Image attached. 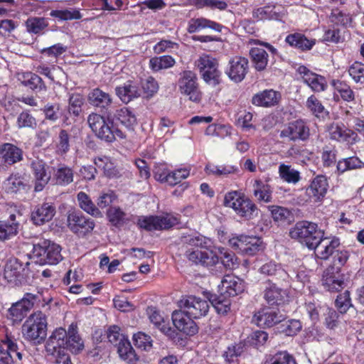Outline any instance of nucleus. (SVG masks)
<instances>
[{"label": "nucleus", "mask_w": 364, "mask_h": 364, "mask_svg": "<svg viewBox=\"0 0 364 364\" xmlns=\"http://www.w3.org/2000/svg\"><path fill=\"white\" fill-rule=\"evenodd\" d=\"M67 220L69 229L79 235H85L92 232L95 228L94 221L90 218H87L80 212L69 213Z\"/></svg>", "instance_id": "12"}, {"label": "nucleus", "mask_w": 364, "mask_h": 364, "mask_svg": "<svg viewBox=\"0 0 364 364\" xmlns=\"http://www.w3.org/2000/svg\"><path fill=\"white\" fill-rule=\"evenodd\" d=\"M107 215L109 221L117 227L122 226L129 220L128 215L119 207H110Z\"/></svg>", "instance_id": "47"}, {"label": "nucleus", "mask_w": 364, "mask_h": 364, "mask_svg": "<svg viewBox=\"0 0 364 364\" xmlns=\"http://www.w3.org/2000/svg\"><path fill=\"white\" fill-rule=\"evenodd\" d=\"M117 346L119 355L122 360L127 362H132L134 360L135 353L127 338L122 340Z\"/></svg>", "instance_id": "57"}, {"label": "nucleus", "mask_w": 364, "mask_h": 364, "mask_svg": "<svg viewBox=\"0 0 364 364\" xmlns=\"http://www.w3.org/2000/svg\"><path fill=\"white\" fill-rule=\"evenodd\" d=\"M0 157L9 164H14L22 159V151L16 146L5 143L0 147Z\"/></svg>", "instance_id": "32"}, {"label": "nucleus", "mask_w": 364, "mask_h": 364, "mask_svg": "<svg viewBox=\"0 0 364 364\" xmlns=\"http://www.w3.org/2000/svg\"><path fill=\"white\" fill-rule=\"evenodd\" d=\"M22 83L33 90L40 92L46 90V86L42 79L36 74L26 73L23 74Z\"/></svg>", "instance_id": "46"}, {"label": "nucleus", "mask_w": 364, "mask_h": 364, "mask_svg": "<svg viewBox=\"0 0 364 364\" xmlns=\"http://www.w3.org/2000/svg\"><path fill=\"white\" fill-rule=\"evenodd\" d=\"M180 93L193 102H199L203 94L199 89L196 75L191 70H185L181 73L178 81Z\"/></svg>", "instance_id": "7"}, {"label": "nucleus", "mask_w": 364, "mask_h": 364, "mask_svg": "<svg viewBox=\"0 0 364 364\" xmlns=\"http://www.w3.org/2000/svg\"><path fill=\"white\" fill-rule=\"evenodd\" d=\"M88 102L93 107L107 109L112 102L110 95L99 88H95L88 94Z\"/></svg>", "instance_id": "30"}, {"label": "nucleus", "mask_w": 364, "mask_h": 364, "mask_svg": "<svg viewBox=\"0 0 364 364\" xmlns=\"http://www.w3.org/2000/svg\"><path fill=\"white\" fill-rule=\"evenodd\" d=\"M176 64L175 59L171 55L154 57L149 60V65L154 72L171 68Z\"/></svg>", "instance_id": "38"}, {"label": "nucleus", "mask_w": 364, "mask_h": 364, "mask_svg": "<svg viewBox=\"0 0 364 364\" xmlns=\"http://www.w3.org/2000/svg\"><path fill=\"white\" fill-rule=\"evenodd\" d=\"M281 95L274 90H265L255 94L252 98V103L258 107H270L277 105Z\"/></svg>", "instance_id": "25"}, {"label": "nucleus", "mask_w": 364, "mask_h": 364, "mask_svg": "<svg viewBox=\"0 0 364 364\" xmlns=\"http://www.w3.org/2000/svg\"><path fill=\"white\" fill-rule=\"evenodd\" d=\"M55 214V207L52 203H43L35 207L31 219L36 225H42L52 220Z\"/></svg>", "instance_id": "23"}, {"label": "nucleus", "mask_w": 364, "mask_h": 364, "mask_svg": "<svg viewBox=\"0 0 364 364\" xmlns=\"http://www.w3.org/2000/svg\"><path fill=\"white\" fill-rule=\"evenodd\" d=\"M25 186L23 178L18 174H11L3 184L4 189L9 193L21 191Z\"/></svg>", "instance_id": "44"}, {"label": "nucleus", "mask_w": 364, "mask_h": 364, "mask_svg": "<svg viewBox=\"0 0 364 364\" xmlns=\"http://www.w3.org/2000/svg\"><path fill=\"white\" fill-rule=\"evenodd\" d=\"M23 269L22 264L17 259H10L4 268V277L9 282H12L21 274Z\"/></svg>", "instance_id": "50"}, {"label": "nucleus", "mask_w": 364, "mask_h": 364, "mask_svg": "<svg viewBox=\"0 0 364 364\" xmlns=\"http://www.w3.org/2000/svg\"><path fill=\"white\" fill-rule=\"evenodd\" d=\"M285 295V292L274 284H268L264 291V299L270 305L279 304Z\"/></svg>", "instance_id": "40"}, {"label": "nucleus", "mask_w": 364, "mask_h": 364, "mask_svg": "<svg viewBox=\"0 0 364 364\" xmlns=\"http://www.w3.org/2000/svg\"><path fill=\"white\" fill-rule=\"evenodd\" d=\"M196 65L208 85L215 87L221 82V73L215 58L209 55H203L196 61Z\"/></svg>", "instance_id": "6"}, {"label": "nucleus", "mask_w": 364, "mask_h": 364, "mask_svg": "<svg viewBox=\"0 0 364 364\" xmlns=\"http://www.w3.org/2000/svg\"><path fill=\"white\" fill-rule=\"evenodd\" d=\"M193 319L181 309L179 311H173L172 314V321L175 327L187 335L192 336L198 332V327Z\"/></svg>", "instance_id": "20"}, {"label": "nucleus", "mask_w": 364, "mask_h": 364, "mask_svg": "<svg viewBox=\"0 0 364 364\" xmlns=\"http://www.w3.org/2000/svg\"><path fill=\"white\" fill-rule=\"evenodd\" d=\"M66 350L77 353L83 349V342L77 333V325L71 323L67 332Z\"/></svg>", "instance_id": "33"}, {"label": "nucleus", "mask_w": 364, "mask_h": 364, "mask_svg": "<svg viewBox=\"0 0 364 364\" xmlns=\"http://www.w3.org/2000/svg\"><path fill=\"white\" fill-rule=\"evenodd\" d=\"M178 223V218L170 214L159 216H139L137 219V225L139 228L147 231L168 230Z\"/></svg>", "instance_id": "8"}, {"label": "nucleus", "mask_w": 364, "mask_h": 364, "mask_svg": "<svg viewBox=\"0 0 364 364\" xmlns=\"http://www.w3.org/2000/svg\"><path fill=\"white\" fill-rule=\"evenodd\" d=\"M205 28H210L213 31L220 32L222 31L223 26L215 21L200 17L191 18L188 21L187 31L189 33H193Z\"/></svg>", "instance_id": "28"}, {"label": "nucleus", "mask_w": 364, "mask_h": 364, "mask_svg": "<svg viewBox=\"0 0 364 364\" xmlns=\"http://www.w3.org/2000/svg\"><path fill=\"white\" fill-rule=\"evenodd\" d=\"M279 173L281 178L288 183L296 184L300 179V173L299 171L291 168V166L282 164L279 166Z\"/></svg>", "instance_id": "45"}, {"label": "nucleus", "mask_w": 364, "mask_h": 364, "mask_svg": "<svg viewBox=\"0 0 364 364\" xmlns=\"http://www.w3.org/2000/svg\"><path fill=\"white\" fill-rule=\"evenodd\" d=\"M77 200L80 207L87 213L92 216H101V212L92 203L90 197L84 192H80L77 194Z\"/></svg>", "instance_id": "48"}, {"label": "nucleus", "mask_w": 364, "mask_h": 364, "mask_svg": "<svg viewBox=\"0 0 364 364\" xmlns=\"http://www.w3.org/2000/svg\"><path fill=\"white\" fill-rule=\"evenodd\" d=\"M148 314L150 321L163 333L172 336L174 331L171 328L168 318L164 317L160 312L154 307L148 309Z\"/></svg>", "instance_id": "26"}, {"label": "nucleus", "mask_w": 364, "mask_h": 364, "mask_svg": "<svg viewBox=\"0 0 364 364\" xmlns=\"http://www.w3.org/2000/svg\"><path fill=\"white\" fill-rule=\"evenodd\" d=\"M115 117L122 124L129 129H132L136 124V117L135 114L127 107H123L117 111Z\"/></svg>", "instance_id": "49"}, {"label": "nucleus", "mask_w": 364, "mask_h": 364, "mask_svg": "<svg viewBox=\"0 0 364 364\" xmlns=\"http://www.w3.org/2000/svg\"><path fill=\"white\" fill-rule=\"evenodd\" d=\"M248 60L244 57L235 56L230 60L226 74L235 82H241L248 72Z\"/></svg>", "instance_id": "15"}, {"label": "nucleus", "mask_w": 364, "mask_h": 364, "mask_svg": "<svg viewBox=\"0 0 364 364\" xmlns=\"http://www.w3.org/2000/svg\"><path fill=\"white\" fill-rule=\"evenodd\" d=\"M252 16L257 21L279 20L282 16V8L278 5H267L254 10Z\"/></svg>", "instance_id": "27"}, {"label": "nucleus", "mask_w": 364, "mask_h": 364, "mask_svg": "<svg viewBox=\"0 0 364 364\" xmlns=\"http://www.w3.org/2000/svg\"><path fill=\"white\" fill-rule=\"evenodd\" d=\"M23 337L34 343H42L47 335V318L45 314L37 311L31 314L21 328Z\"/></svg>", "instance_id": "2"}, {"label": "nucleus", "mask_w": 364, "mask_h": 364, "mask_svg": "<svg viewBox=\"0 0 364 364\" xmlns=\"http://www.w3.org/2000/svg\"><path fill=\"white\" fill-rule=\"evenodd\" d=\"M335 90L340 94L341 98L346 102H352L355 99L354 92L345 82L333 80L331 82Z\"/></svg>", "instance_id": "54"}, {"label": "nucleus", "mask_w": 364, "mask_h": 364, "mask_svg": "<svg viewBox=\"0 0 364 364\" xmlns=\"http://www.w3.org/2000/svg\"><path fill=\"white\" fill-rule=\"evenodd\" d=\"M324 232L318 228L316 223L306 220L297 222L289 231L292 239L304 244L309 250L314 249L319 237H322Z\"/></svg>", "instance_id": "4"}, {"label": "nucleus", "mask_w": 364, "mask_h": 364, "mask_svg": "<svg viewBox=\"0 0 364 364\" xmlns=\"http://www.w3.org/2000/svg\"><path fill=\"white\" fill-rule=\"evenodd\" d=\"M328 188L327 178L323 175L316 176L306 189L308 200L313 202L321 201L325 197Z\"/></svg>", "instance_id": "18"}, {"label": "nucleus", "mask_w": 364, "mask_h": 364, "mask_svg": "<svg viewBox=\"0 0 364 364\" xmlns=\"http://www.w3.org/2000/svg\"><path fill=\"white\" fill-rule=\"evenodd\" d=\"M285 41L290 46L299 49L302 51L311 50L316 44L315 39H309L300 33L289 34L286 37Z\"/></svg>", "instance_id": "29"}, {"label": "nucleus", "mask_w": 364, "mask_h": 364, "mask_svg": "<svg viewBox=\"0 0 364 364\" xmlns=\"http://www.w3.org/2000/svg\"><path fill=\"white\" fill-rule=\"evenodd\" d=\"M31 257L36 264H48V254L43 241L33 245Z\"/></svg>", "instance_id": "55"}, {"label": "nucleus", "mask_w": 364, "mask_h": 364, "mask_svg": "<svg viewBox=\"0 0 364 364\" xmlns=\"http://www.w3.org/2000/svg\"><path fill=\"white\" fill-rule=\"evenodd\" d=\"M282 321V315L272 308H264L253 316V321L261 327H271Z\"/></svg>", "instance_id": "24"}, {"label": "nucleus", "mask_w": 364, "mask_h": 364, "mask_svg": "<svg viewBox=\"0 0 364 364\" xmlns=\"http://www.w3.org/2000/svg\"><path fill=\"white\" fill-rule=\"evenodd\" d=\"M115 91L117 95L124 103H128L140 96V90L136 84L132 81H127L122 86L117 87Z\"/></svg>", "instance_id": "31"}, {"label": "nucleus", "mask_w": 364, "mask_h": 364, "mask_svg": "<svg viewBox=\"0 0 364 364\" xmlns=\"http://www.w3.org/2000/svg\"><path fill=\"white\" fill-rule=\"evenodd\" d=\"M267 364H296L294 358L287 351H280L272 355Z\"/></svg>", "instance_id": "62"}, {"label": "nucleus", "mask_w": 364, "mask_h": 364, "mask_svg": "<svg viewBox=\"0 0 364 364\" xmlns=\"http://www.w3.org/2000/svg\"><path fill=\"white\" fill-rule=\"evenodd\" d=\"M50 15L63 21L80 19L82 18L80 11L76 9L53 10L50 11Z\"/></svg>", "instance_id": "59"}, {"label": "nucleus", "mask_w": 364, "mask_h": 364, "mask_svg": "<svg viewBox=\"0 0 364 364\" xmlns=\"http://www.w3.org/2000/svg\"><path fill=\"white\" fill-rule=\"evenodd\" d=\"M364 163L358 156H351L339 160L337 164V170L343 173L345 171L361 168Z\"/></svg>", "instance_id": "52"}, {"label": "nucleus", "mask_w": 364, "mask_h": 364, "mask_svg": "<svg viewBox=\"0 0 364 364\" xmlns=\"http://www.w3.org/2000/svg\"><path fill=\"white\" fill-rule=\"evenodd\" d=\"M16 215H10L9 220L0 221V240H6L18 232V223L15 221Z\"/></svg>", "instance_id": "37"}, {"label": "nucleus", "mask_w": 364, "mask_h": 364, "mask_svg": "<svg viewBox=\"0 0 364 364\" xmlns=\"http://www.w3.org/2000/svg\"><path fill=\"white\" fill-rule=\"evenodd\" d=\"M301 323L300 321L296 319H290L284 321L281 324L280 331L286 336H292L296 335L301 329Z\"/></svg>", "instance_id": "60"}, {"label": "nucleus", "mask_w": 364, "mask_h": 364, "mask_svg": "<svg viewBox=\"0 0 364 364\" xmlns=\"http://www.w3.org/2000/svg\"><path fill=\"white\" fill-rule=\"evenodd\" d=\"M225 294L215 296L211 299V304L219 314L225 315L230 310L231 300Z\"/></svg>", "instance_id": "53"}, {"label": "nucleus", "mask_w": 364, "mask_h": 364, "mask_svg": "<svg viewBox=\"0 0 364 364\" xmlns=\"http://www.w3.org/2000/svg\"><path fill=\"white\" fill-rule=\"evenodd\" d=\"M305 308L310 319L314 323L317 322L320 317L325 314V311H328V306L317 302H307Z\"/></svg>", "instance_id": "51"}, {"label": "nucleus", "mask_w": 364, "mask_h": 364, "mask_svg": "<svg viewBox=\"0 0 364 364\" xmlns=\"http://www.w3.org/2000/svg\"><path fill=\"white\" fill-rule=\"evenodd\" d=\"M190 175V168L188 167L176 169L168 174L166 183L171 186H175Z\"/></svg>", "instance_id": "61"}, {"label": "nucleus", "mask_w": 364, "mask_h": 364, "mask_svg": "<svg viewBox=\"0 0 364 364\" xmlns=\"http://www.w3.org/2000/svg\"><path fill=\"white\" fill-rule=\"evenodd\" d=\"M329 21L334 25L344 28L350 27L353 24V18L350 13L338 8L331 10Z\"/></svg>", "instance_id": "36"}, {"label": "nucleus", "mask_w": 364, "mask_h": 364, "mask_svg": "<svg viewBox=\"0 0 364 364\" xmlns=\"http://www.w3.org/2000/svg\"><path fill=\"white\" fill-rule=\"evenodd\" d=\"M348 73L355 82L364 83V64L355 62L350 66Z\"/></svg>", "instance_id": "63"}, {"label": "nucleus", "mask_w": 364, "mask_h": 364, "mask_svg": "<svg viewBox=\"0 0 364 364\" xmlns=\"http://www.w3.org/2000/svg\"><path fill=\"white\" fill-rule=\"evenodd\" d=\"M97 169L102 171L109 178H115L119 176V172L112 160L107 156H99L94 160Z\"/></svg>", "instance_id": "34"}, {"label": "nucleus", "mask_w": 364, "mask_h": 364, "mask_svg": "<svg viewBox=\"0 0 364 364\" xmlns=\"http://www.w3.org/2000/svg\"><path fill=\"white\" fill-rule=\"evenodd\" d=\"M67 331L63 328L55 329L48 338L46 344V352L53 356H58L61 354H67L66 338Z\"/></svg>", "instance_id": "14"}, {"label": "nucleus", "mask_w": 364, "mask_h": 364, "mask_svg": "<svg viewBox=\"0 0 364 364\" xmlns=\"http://www.w3.org/2000/svg\"><path fill=\"white\" fill-rule=\"evenodd\" d=\"M55 183L60 186H67L73 181V171L66 166H60L53 175Z\"/></svg>", "instance_id": "43"}, {"label": "nucleus", "mask_w": 364, "mask_h": 364, "mask_svg": "<svg viewBox=\"0 0 364 364\" xmlns=\"http://www.w3.org/2000/svg\"><path fill=\"white\" fill-rule=\"evenodd\" d=\"M250 55L255 67L257 70H263L267 65L268 54L265 50L261 48H252Z\"/></svg>", "instance_id": "41"}, {"label": "nucleus", "mask_w": 364, "mask_h": 364, "mask_svg": "<svg viewBox=\"0 0 364 364\" xmlns=\"http://www.w3.org/2000/svg\"><path fill=\"white\" fill-rule=\"evenodd\" d=\"M336 306L341 314H345L350 307L353 306L348 291H345L337 296Z\"/></svg>", "instance_id": "64"}, {"label": "nucleus", "mask_w": 364, "mask_h": 364, "mask_svg": "<svg viewBox=\"0 0 364 364\" xmlns=\"http://www.w3.org/2000/svg\"><path fill=\"white\" fill-rule=\"evenodd\" d=\"M23 355L18 351V347L13 337L6 335L0 341V364H12L21 360Z\"/></svg>", "instance_id": "11"}, {"label": "nucleus", "mask_w": 364, "mask_h": 364, "mask_svg": "<svg viewBox=\"0 0 364 364\" xmlns=\"http://www.w3.org/2000/svg\"><path fill=\"white\" fill-rule=\"evenodd\" d=\"M340 240L336 237H319L316 245L314 247L316 256L321 259H327L333 255L337 248L340 247Z\"/></svg>", "instance_id": "19"}, {"label": "nucleus", "mask_w": 364, "mask_h": 364, "mask_svg": "<svg viewBox=\"0 0 364 364\" xmlns=\"http://www.w3.org/2000/svg\"><path fill=\"white\" fill-rule=\"evenodd\" d=\"M309 135V127L302 119L289 123L280 132V137L288 138L291 141H306Z\"/></svg>", "instance_id": "13"}, {"label": "nucleus", "mask_w": 364, "mask_h": 364, "mask_svg": "<svg viewBox=\"0 0 364 364\" xmlns=\"http://www.w3.org/2000/svg\"><path fill=\"white\" fill-rule=\"evenodd\" d=\"M181 241L186 245L185 255L196 264L213 266L218 262V257L212 248L213 244L210 238L198 234L183 235Z\"/></svg>", "instance_id": "1"}, {"label": "nucleus", "mask_w": 364, "mask_h": 364, "mask_svg": "<svg viewBox=\"0 0 364 364\" xmlns=\"http://www.w3.org/2000/svg\"><path fill=\"white\" fill-rule=\"evenodd\" d=\"M329 137L337 141L353 144L358 137L357 134L346 127L343 123L333 122L327 127Z\"/></svg>", "instance_id": "16"}, {"label": "nucleus", "mask_w": 364, "mask_h": 364, "mask_svg": "<svg viewBox=\"0 0 364 364\" xmlns=\"http://www.w3.org/2000/svg\"><path fill=\"white\" fill-rule=\"evenodd\" d=\"M178 306L194 319L205 316L209 309V302L208 301L195 296L183 297L179 301Z\"/></svg>", "instance_id": "10"}, {"label": "nucleus", "mask_w": 364, "mask_h": 364, "mask_svg": "<svg viewBox=\"0 0 364 364\" xmlns=\"http://www.w3.org/2000/svg\"><path fill=\"white\" fill-rule=\"evenodd\" d=\"M304 83L307 85L314 92H320L327 88L326 78L309 70L305 66H299L297 69Z\"/></svg>", "instance_id": "17"}, {"label": "nucleus", "mask_w": 364, "mask_h": 364, "mask_svg": "<svg viewBox=\"0 0 364 364\" xmlns=\"http://www.w3.org/2000/svg\"><path fill=\"white\" fill-rule=\"evenodd\" d=\"M221 294L233 297L242 293L245 289L244 282L242 279L234 275H225L218 286Z\"/></svg>", "instance_id": "22"}, {"label": "nucleus", "mask_w": 364, "mask_h": 364, "mask_svg": "<svg viewBox=\"0 0 364 364\" xmlns=\"http://www.w3.org/2000/svg\"><path fill=\"white\" fill-rule=\"evenodd\" d=\"M237 171L238 168L232 165H215L213 164H208L205 168V171L208 175L217 176H226L229 174L235 173Z\"/></svg>", "instance_id": "42"}, {"label": "nucleus", "mask_w": 364, "mask_h": 364, "mask_svg": "<svg viewBox=\"0 0 364 364\" xmlns=\"http://www.w3.org/2000/svg\"><path fill=\"white\" fill-rule=\"evenodd\" d=\"M224 205L232 208L236 214L241 218L250 220L258 215V209L255 204L242 193L232 191L225 194Z\"/></svg>", "instance_id": "3"}, {"label": "nucleus", "mask_w": 364, "mask_h": 364, "mask_svg": "<svg viewBox=\"0 0 364 364\" xmlns=\"http://www.w3.org/2000/svg\"><path fill=\"white\" fill-rule=\"evenodd\" d=\"M229 245L238 252L247 255H254L264 248L260 237L247 235H240L230 239Z\"/></svg>", "instance_id": "9"}, {"label": "nucleus", "mask_w": 364, "mask_h": 364, "mask_svg": "<svg viewBox=\"0 0 364 364\" xmlns=\"http://www.w3.org/2000/svg\"><path fill=\"white\" fill-rule=\"evenodd\" d=\"M46 245V250L48 254V264H56L60 262L63 257L60 254L61 248L60 245L50 242V240H43Z\"/></svg>", "instance_id": "56"}, {"label": "nucleus", "mask_w": 364, "mask_h": 364, "mask_svg": "<svg viewBox=\"0 0 364 364\" xmlns=\"http://www.w3.org/2000/svg\"><path fill=\"white\" fill-rule=\"evenodd\" d=\"M333 268L328 269L323 276V285L329 291H338L343 289V281L340 276H336L331 271Z\"/></svg>", "instance_id": "39"}, {"label": "nucleus", "mask_w": 364, "mask_h": 364, "mask_svg": "<svg viewBox=\"0 0 364 364\" xmlns=\"http://www.w3.org/2000/svg\"><path fill=\"white\" fill-rule=\"evenodd\" d=\"M253 193L257 200L264 203L272 201V190L269 185L260 180H255L253 184Z\"/></svg>", "instance_id": "35"}, {"label": "nucleus", "mask_w": 364, "mask_h": 364, "mask_svg": "<svg viewBox=\"0 0 364 364\" xmlns=\"http://www.w3.org/2000/svg\"><path fill=\"white\" fill-rule=\"evenodd\" d=\"M87 122L95 135L106 141L112 142L117 138L124 139L125 137L124 134L115 127L112 122L107 121L99 114H90L87 117Z\"/></svg>", "instance_id": "5"}, {"label": "nucleus", "mask_w": 364, "mask_h": 364, "mask_svg": "<svg viewBox=\"0 0 364 364\" xmlns=\"http://www.w3.org/2000/svg\"><path fill=\"white\" fill-rule=\"evenodd\" d=\"M31 168L35 179L34 190L41 191L50 179V174L48 172L49 167L41 159H36L31 163Z\"/></svg>", "instance_id": "21"}, {"label": "nucleus", "mask_w": 364, "mask_h": 364, "mask_svg": "<svg viewBox=\"0 0 364 364\" xmlns=\"http://www.w3.org/2000/svg\"><path fill=\"white\" fill-rule=\"evenodd\" d=\"M306 107L316 117H323L325 108L320 100L314 95L308 97Z\"/></svg>", "instance_id": "58"}]
</instances>
